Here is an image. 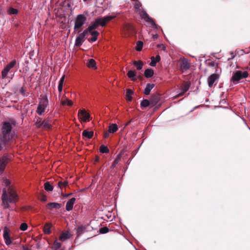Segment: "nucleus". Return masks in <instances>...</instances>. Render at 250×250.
<instances>
[{"instance_id": "obj_59", "label": "nucleus", "mask_w": 250, "mask_h": 250, "mask_svg": "<svg viewBox=\"0 0 250 250\" xmlns=\"http://www.w3.org/2000/svg\"><path fill=\"white\" fill-rule=\"evenodd\" d=\"M72 193H71L67 194L65 196H66V197H67V196H70V195H72Z\"/></svg>"}, {"instance_id": "obj_32", "label": "nucleus", "mask_w": 250, "mask_h": 250, "mask_svg": "<svg viewBox=\"0 0 250 250\" xmlns=\"http://www.w3.org/2000/svg\"><path fill=\"white\" fill-rule=\"evenodd\" d=\"M133 91L130 89H127L126 91V97L127 101H131L132 100V95Z\"/></svg>"}, {"instance_id": "obj_7", "label": "nucleus", "mask_w": 250, "mask_h": 250, "mask_svg": "<svg viewBox=\"0 0 250 250\" xmlns=\"http://www.w3.org/2000/svg\"><path fill=\"white\" fill-rule=\"evenodd\" d=\"M16 64L17 61L14 59L6 65L1 71V78L2 79L6 78L8 73H12V70H11L14 68Z\"/></svg>"}, {"instance_id": "obj_6", "label": "nucleus", "mask_w": 250, "mask_h": 250, "mask_svg": "<svg viewBox=\"0 0 250 250\" xmlns=\"http://www.w3.org/2000/svg\"><path fill=\"white\" fill-rule=\"evenodd\" d=\"M87 20L86 17L83 14H79L77 16L75 21L74 30L77 31L80 29L85 23Z\"/></svg>"}, {"instance_id": "obj_16", "label": "nucleus", "mask_w": 250, "mask_h": 250, "mask_svg": "<svg viewBox=\"0 0 250 250\" xmlns=\"http://www.w3.org/2000/svg\"><path fill=\"white\" fill-rule=\"evenodd\" d=\"M71 235L69 231H66L62 232L61 235L59 236V239L60 241L63 242L68 239H69L71 237Z\"/></svg>"}, {"instance_id": "obj_34", "label": "nucleus", "mask_w": 250, "mask_h": 250, "mask_svg": "<svg viewBox=\"0 0 250 250\" xmlns=\"http://www.w3.org/2000/svg\"><path fill=\"white\" fill-rule=\"evenodd\" d=\"M62 247V244L56 240L54 242L53 245L52 246V249L54 250H57L60 249Z\"/></svg>"}, {"instance_id": "obj_37", "label": "nucleus", "mask_w": 250, "mask_h": 250, "mask_svg": "<svg viewBox=\"0 0 250 250\" xmlns=\"http://www.w3.org/2000/svg\"><path fill=\"white\" fill-rule=\"evenodd\" d=\"M68 185V182L66 181H59L57 184V187L61 189L62 187H65Z\"/></svg>"}, {"instance_id": "obj_51", "label": "nucleus", "mask_w": 250, "mask_h": 250, "mask_svg": "<svg viewBox=\"0 0 250 250\" xmlns=\"http://www.w3.org/2000/svg\"><path fill=\"white\" fill-rule=\"evenodd\" d=\"M141 4L140 2H138V3H136L134 4V8L138 10L139 9H140V8L141 7Z\"/></svg>"}, {"instance_id": "obj_8", "label": "nucleus", "mask_w": 250, "mask_h": 250, "mask_svg": "<svg viewBox=\"0 0 250 250\" xmlns=\"http://www.w3.org/2000/svg\"><path fill=\"white\" fill-rule=\"evenodd\" d=\"M87 34V32L85 30L82 33H79L75 40V45L81 46L85 40Z\"/></svg>"}, {"instance_id": "obj_39", "label": "nucleus", "mask_w": 250, "mask_h": 250, "mask_svg": "<svg viewBox=\"0 0 250 250\" xmlns=\"http://www.w3.org/2000/svg\"><path fill=\"white\" fill-rule=\"evenodd\" d=\"M143 46V42L142 41H139L136 43V49L138 51L142 50Z\"/></svg>"}, {"instance_id": "obj_20", "label": "nucleus", "mask_w": 250, "mask_h": 250, "mask_svg": "<svg viewBox=\"0 0 250 250\" xmlns=\"http://www.w3.org/2000/svg\"><path fill=\"white\" fill-rule=\"evenodd\" d=\"M8 142L2 138L0 139V151L7 150V144Z\"/></svg>"}, {"instance_id": "obj_62", "label": "nucleus", "mask_w": 250, "mask_h": 250, "mask_svg": "<svg viewBox=\"0 0 250 250\" xmlns=\"http://www.w3.org/2000/svg\"><path fill=\"white\" fill-rule=\"evenodd\" d=\"M24 250H29L28 248L24 249Z\"/></svg>"}, {"instance_id": "obj_27", "label": "nucleus", "mask_w": 250, "mask_h": 250, "mask_svg": "<svg viewBox=\"0 0 250 250\" xmlns=\"http://www.w3.org/2000/svg\"><path fill=\"white\" fill-rule=\"evenodd\" d=\"M133 64L136 67V69L137 70H141L142 69L144 63L141 61H133Z\"/></svg>"}, {"instance_id": "obj_2", "label": "nucleus", "mask_w": 250, "mask_h": 250, "mask_svg": "<svg viewBox=\"0 0 250 250\" xmlns=\"http://www.w3.org/2000/svg\"><path fill=\"white\" fill-rule=\"evenodd\" d=\"M12 128V123L9 122H3L0 128V139L2 138L9 142L11 140L15 134Z\"/></svg>"}, {"instance_id": "obj_1", "label": "nucleus", "mask_w": 250, "mask_h": 250, "mask_svg": "<svg viewBox=\"0 0 250 250\" xmlns=\"http://www.w3.org/2000/svg\"><path fill=\"white\" fill-rule=\"evenodd\" d=\"M1 199L3 208L7 209L10 207V204H15L19 200V196L16 191L9 187L7 190L5 188L2 189Z\"/></svg>"}, {"instance_id": "obj_15", "label": "nucleus", "mask_w": 250, "mask_h": 250, "mask_svg": "<svg viewBox=\"0 0 250 250\" xmlns=\"http://www.w3.org/2000/svg\"><path fill=\"white\" fill-rule=\"evenodd\" d=\"M127 76L131 79V81H136L137 78L140 79H142V77L140 76L136 77V73L134 70H129L127 72Z\"/></svg>"}, {"instance_id": "obj_4", "label": "nucleus", "mask_w": 250, "mask_h": 250, "mask_svg": "<svg viewBox=\"0 0 250 250\" xmlns=\"http://www.w3.org/2000/svg\"><path fill=\"white\" fill-rule=\"evenodd\" d=\"M140 15L141 18L152 27L156 29H160V27L156 23L154 20L147 14L146 11L142 10L140 12Z\"/></svg>"}, {"instance_id": "obj_13", "label": "nucleus", "mask_w": 250, "mask_h": 250, "mask_svg": "<svg viewBox=\"0 0 250 250\" xmlns=\"http://www.w3.org/2000/svg\"><path fill=\"white\" fill-rule=\"evenodd\" d=\"M219 77L216 74H211L208 79V85L210 88L213 85L214 83L216 80L219 79Z\"/></svg>"}, {"instance_id": "obj_36", "label": "nucleus", "mask_w": 250, "mask_h": 250, "mask_svg": "<svg viewBox=\"0 0 250 250\" xmlns=\"http://www.w3.org/2000/svg\"><path fill=\"white\" fill-rule=\"evenodd\" d=\"M51 224L49 223H47L45 225L44 229H43V232L45 234H49L51 232L50 231V228H51Z\"/></svg>"}, {"instance_id": "obj_21", "label": "nucleus", "mask_w": 250, "mask_h": 250, "mask_svg": "<svg viewBox=\"0 0 250 250\" xmlns=\"http://www.w3.org/2000/svg\"><path fill=\"white\" fill-rule=\"evenodd\" d=\"M48 209H52L53 208L59 209L61 208V204L58 203L50 202L47 204L46 206Z\"/></svg>"}, {"instance_id": "obj_25", "label": "nucleus", "mask_w": 250, "mask_h": 250, "mask_svg": "<svg viewBox=\"0 0 250 250\" xmlns=\"http://www.w3.org/2000/svg\"><path fill=\"white\" fill-rule=\"evenodd\" d=\"M93 131H89L86 129L84 130L82 132V135L88 139L92 138L93 136Z\"/></svg>"}, {"instance_id": "obj_61", "label": "nucleus", "mask_w": 250, "mask_h": 250, "mask_svg": "<svg viewBox=\"0 0 250 250\" xmlns=\"http://www.w3.org/2000/svg\"><path fill=\"white\" fill-rule=\"evenodd\" d=\"M14 75V73H13V75H12V77L11 78V79H13V77Z\"/></svg>"}, {"instance_id": "obj_3", "label": "nucleus", "mask_w": 250, "mask_h": 250, "mask_svg": "<svg viewBox=\"0 0 250 250\" xmlns=\"http://www.w3.org/2000/svg\"><path fill=\"white\" fill-rule=\"evenodd\" d=\"M48 100L46 96H43L40 100L38 105L36 112L39 115H42L45 111L46 108L48 106Z\"/></svg>"}, {"instance_id": "obj_57", "label": "nucleus", "mask_w": 250, "mask_h": 250, "mask_svg": "<svg viewBox=\"0 0 250 250\" xmlns=\"http://www.w3.org/2000/svg\"><path fill=\"white\" fill-rule=\"evenodd\" d=\"M231 55H232L231 57L230 58H229V59H228V61H229V60H230V59H232L235 57V56L233 55V52H231Z\"/></svg>"}, {"instance_id": "obj_22", "label": "nucleus", "mask_w": 250, "mask_h": 250, "mask_svg": "<svg viewBox=\"0 0 250 250\" xmlns=\"http://www.w3.org/2000/svg\"><path fill=\"white\" fill-rule=\"evenodd\" d=\"M154 86L155 84L153 83H147L146 87L144 90V94L146 95H149L150 94L151 90Z\"/></svg>"}, {"instance_id": "obj_17", "label": "nucleus", "mask_w": 250, "mask_h": 250, "mask_svg": "<svg viewBox=\"0 0 250 250\" xmlns=\"http://www.w3.org/2000/svg\"><path fill=\"white\" fill-rule=\"evenodd\" d=\"M180 67L182 69L187 70L190 67V64L187 59H184L180 63Z\"/></svg>"}, {"instance_id": "obj_63", "label": "nucleus", "mask_w": 250, "mask_h": 250, "mask_svg": "<svg viewBox=\"0 0 250 250\" xmlns=\"http://www.w3.org/2000/svg\"><path fill=\"white\" fill-rule=\"evenodd\" d=\"M165 48H166V47H165V46H164V47H163V50H165Z\"/></svg>"}, {"instance_id": "obj_31", "label": "nucleus", "mask_w": 250, "mask_h": 250, "mask_svg": "<svg viewBox=\"0 0 250 250\" xmlns=\"http://www.w3.org/2000/svg\"><path fill=\"white\" fill-rule=\"evenodd\" d=\"M149 105H151V102L150 100L144 99L141 102V106L142 108L147 107Z\"/></svg>"}, {"instance_id": "obj_44", "label": "nucleus", "mask_w": 250, "mask_h": 250, "mask_svg": "<svg viewBox=\"0 0 250 250\" xmlns=\"http://www.w3.org/2000/svg\"><path fill=\"white\" fill-rule=\"evenodd\" d=\"M109 231V229L107 227H103L100 228V232L102 234H104Z\"/></svg>"}, {"instance_id": "obj_55", "label": "nucleus", "mask_w": 250, "mask_h": 250, "mask_svg": "<svg viewBox=\"0 0 250 250\" xmlns=\"http://www.w3.org/2000/svg\"><path fill=\"white\" fill-rule=\"evenodd\" d=\"M5 184L7 185V186H9L10 184V182L8 180V179H6L5 180Z\"/></svg>"}, {"instance_id": "obj_12", "label": "nucleus", "mask_w": 250, "mask_h": 250, "mask_svg": "<svg viewBox=\"0 0 250 250\" xmlns=\"http://www.w3.org/2000/svg\"><path fill=\"white\" fill-rule=\"evenodd\" d=\"M78 116L83 122L88 121L90 117V114L87 113L84 109H81L79 111Z\"/></svg>"}, {"instance_id": "obj_18", "label": "nucleus", "mask_w": 250, "mask_h": 250, "mask_svg": "<svg viewBox=\"0 0 250 250\" xmlns=\"http://www.w3.org/2000/svg\"><path fill=\"white\" fill-rule=\"evenodd\" d=\"M75 200L76 199L75 198H72L66 202V210L67 211H70L73 209Z\"/></svg>"}, {"instance_id": "obj_30", "label": "nucleus", "mask_w": 250, "mask_h": 250, "mask_svg": "<svg viewBox=\"0 0 250 250\" xmlns=\"http://www.w3.org/2000/svg\"><path fill=\"white\" fill-rule=\"evenodd\" d=\"M87 65L90 68H96V62L95 60L92 59L88 60Z\"/></svg>"}, {"instance_id": "obj_58", "label": "nucleus", "mask_w": 250, "mask_h": 250, "mask_svg": "<svg viewBox=\"0 0 250 250\" xmlns=\"http://www.w3.org/2000/svg\"><path fill=\"white\" fill-rule=\"evenodd\" d=\"M109 133L108 132H106V133H105V134H104V137H105V138H107V137H108V135H109Z\"/></svg>"}, {"instance_id": "obj_60", "label": "nucleus", "mask_w": 250, "mask_h": 250, "mask_svg": "<svg viewBox=\"0 0 250 250\" xmlns=\"http://www.w3.org/2000/svg\"><path fill=\"white\" fill-rule=\"evenodd\" d=\"M45 200H46V197H43V198L42 199V200L45 201Z\"/></svg>"}, {"instance_id": "obj_45", "label": "nucleus", "mask_w": 250, "mask_h": 250, "mask_svg": "<svg viewBox=\"0 0 250 250\" xmlns=\"http://www.w3.org/2000/svg\"><path fill=\"white\" fill-rule=\"evenodd\" d=\"M35 124H36V126L38 128L42 127V121H41V119H37Z\"/></svg>"}, {"instance_id": "obj_41", "label": "nucleus", "mask_w": 250, "mask_h": 250, "mask_svg": "<svg viewBox=\"0 0 250 250\" xmlns=\"http://www.w3.org/2000/svg\"><path fill=\"white\" fill-rule=\"evenodd\" d=\"M7 13L9 15H15L18 13V10L13 7H10L8 9Z\"/></svg>"}, {"instance_id": "obj_23", "label": "nucleus", "mask_w": 250, "mask_h": 250, "mask_svg": "<svg viewBox=\"0 0 250 250\" xmlns=\"http://www.w3.org/2000/svg\"><path fill=\"white\" fill-rule=\"evenodd\" d=\"M154 75V71L151 68H147L145 70L144 76L146 78H150Z\"/></svg>"}, {"instance_id": "obj_9", "label": "nucleus", "mask_w": 250, "mask_h": 250, "mask_svg": "<svg viewBox=\"0 0 250 250\" xmlns=\"http://www.w3.org/2000/svg\"><path fill=\"white\" fill-rule=\"evenodd\" d=\"M101 21L102 19L97 18L85 30L88 33V31H91V30L96 29L99 25L102 27L104 26V23L102 22Z\"/></svg>"}, {"instance_id": "obj_19", "label": "nucleus", "mask_w": 250, "mask_h": 250, "mask_svg": "<svg viewBox=\"0 0 250 250\" xmlns=\"http://www.w3.org/2000/svg\"><path fill=\"white\" fill-rule=\"evenodd\" d=\"M189 85L190 83H188L183 84L180 88L181 92L179 94L178 96H181L184 95L185 93H186L189 89Z\"/></svg>"}, {"instance_id": "obj_29", "label": "nucleus", "mask_w": 250, "mask_h": 250, "mask_svg": "<svg viewBox=\"0 0 250 250\" xmlns=\"http://www.w3.org/2000/svg\"><path fill=\"white\" fill-rule=\"evenodd\" d=\"M121 159V155L119 154L117 156V157L116 158V159L114 160L113 163H112L111 165V168L113 169L116 165L119 163V162L120 161Z\"/></svg>"}, {"instance_id": "obj_50", "label": "nucleus", "mask_w": 250, "mask_h": 250, "mask_svg": "<svg viewBox=\"0 0 250 250\" xmlns=\"http://www.w3.org/2000/svg\"><path fill=\"white\" fill-rule=\"evenodd\" d=\"M97 39H98L97 37L94 36V37H92L91 38L88 39V41H89V42H93L96 41L97 40Z\"/></svg>"}, {"instance_id": "obj_56", "label": "nucleus", "mask_w": 250, "mask_h": 250, "mask_svg": "<svg viewBox=\"0 0 250 250\" xmlns=\"http://www.w3.org/2000/svg\"><path fill=\"white\" fill-rule=\"evenodd\" d=\"M158 37V35L156 34H154L153 35V38L154 39H157Z\"/></svg>"}, {"instance_id": "obj_35", "label": "nucleus", "mask_w": 250, "mask_h": 250, "mask_svg": "<svg viewBox=\"0 0 250 250\" xmlns=\"http://www.w3.org/2000/svg\"><path fill=\"white\" fill-rule=\"evenodd\" d=\"M44 189L47 191H52L53 190V187L49 183V182H46L44 185Z\"/></svg>"}, {"instance_id": "obj_10", "label": "nucleus", "mask_w": 250, "mask_h": 250, "mask_svg": "<svg viewBox=\"0 0 250 250\" xmlns=\"http://www.w3.org/2000/svg\"><path fill=\"white\" fill-rule=\"evenodd\" d=\"M9 161V156L7 154H4L0 157V172L2 173L4 170L6 165Z\"/></svg>"}, {"instance_id": "obj_48", "label": "nucleus", "mask_w": 250, "mask_h": 250, "mask_svg": "<svg viewBox=\"0 0 250 250\" xmlns=\"http://www.w3.org/2000/svg\"><path fill=\"white\" fill-rule=\"evenodd\" d=\"M62 86H63V84L59 83V85L58 86V91L60 93V94L59 96V98H60V95H61V92H62Z\"/></svg>"}, {"instance_id": "obj_38", "label": "nucleus", "mask_w": 250, "mask_h": 250, "mask_svg": "<svg viewBox=\"0 0 250 250\" xmlns=\"http://www.w3.org/2000/svg\"><path fill=\"white\" fill-rule=\"evenodd\" d=\"M100 151L102 153H107L109 152V149L107 146L102 145L100 147Z\"/></svg>"}, {"instance_id": "obj_43", "label": "nucleus", "mask_w": 250, "mask_h": 250, "mask_svg": "<svg viewBox=\"0 0 250 250\" xmlns=\"http://www.w3.org/2000/svg\"><path fill=\"white\" fill-rule=\"evenodd\" d=\"M125 29L128 32H131V31H133V26L131 24H126L125 25Z\"/></svg>"}, {"instance_id": "obj_49", "label": "nucleus", "mask_w": 250, "mask_h": 250, "mask_svg": "<svg viewBox=\"0 0 250 250\" xmlns=\"http://www.w3.org/2000/svg\"><path fill=\"white\" fill-rule=\"evenodd\" d=\"M62 6H65L67 7L68 8H69L71 6L70 2H67L66 1H64L62 2Z\"/></svg>"}, {"instance_id": "obj_52", "label": "nucleus", "mask_w": 250, "mask_h": 250, "mask_svg": "<svg viewBox=\"0 0 250 250\" xmlns=\"http://www.w3.org/2000/svg\"><path fill=\"white\" fill-rule=\"evenodd\" d=\"M20 92L21 94H22V95L23 96H25V90L24 89V88L23 87H21L20 89Z\"/></svg>"}, {"instance_id": "obj_28", "label": "nucleus", "mask_w": 250, "mask_h": 250, "mask_svg": "<svg viewBox=\"0 0 250 250\" xmlns=\"http://www.w3.org/2000/svg\"><path fill=\"white\" fill-rule=\"evenodd\" d=\"M42 127L44 129H49L51 127V125L49 122L48 119H45L42 122Z\"/></svg>"}, {"instance_id": "obj_24", "label": "nucleus", "mask_w": 250, "mask_h": 250, "mask_svg": "<svg viewBox=\"0 0 250 250\" xmlns=\"http://www.w3.org/2000/svg\"><path fill=\"white\" fill-rule=\"evenodd\" d=\"M160 60L161 57L159 55H157L155 58L154 57H152L151 58V62L150 63V65L151 66H155L156 63L159 62Z\"/></svg>"}, {"instance_id": "obj_42", "label": "nucleus", "mask_w": 250, "mask_h": 250, "mask_svg": "<svg viewBox=\"0 0 250 250\" xmlns=\"http://www.w3.org/2000/svg\"><path fill=\"white\" fill-rule=\"evenodd\" d=\"M84 228L82 226H79L76 229V233L78 235H81L84 232Z\"/></svg>"}, {"instance_id": "obj_54", "label": "nucleus", "mask_w": 250, "mask_h": 250, "mask_svg": "<svg viewBox=\"0 0 250 250\" xmlns=\"http://www.w3.org/2000/svg\"><path fill=\"white\" fill-rule=\"evenodd\" d=\"M210 66H217L218 64L214 62H210V64H209Z\"/></svg>"}, {"instance_id": "obj_40", "label": "nucleus", "mask_w": 250, "mask_h": 250, "mask_svg": "<svg viewBox=\"0 0 250 250\" xmlns=\"http://www.w3.org/2000/svg\"><path fill=\"white\" fill-rule=\"evenodd\" d=\"M61 104L62 105H68L71 106L73 104V102L71 100L67 99L65 101L61 100Z\"/></svg>"}, {"instance_id": "obj_33", "label": "nucleus", "mask_w": 250, "mask_h": 250, "mask_svg": "<svg viewBox=\"0 0 250 250\" xmlns=\"http://www.w3.org/2000/svg\"><path fill=\"white\" fill-rule=\"evenodd\" d=\"M114 16H105L104 17V18H101L102 19V21H101V22H104V26L106 24V23L109 21H110V20H112L113 19H114Z\"/></svg>"}, {"instance_id": "obj_5", "label": "nucleus", "mask_w": 250, "mask_h": 250, "mask_svg": "<svg viewBox=\"0 0 250 250\" xmlns=\"http://www.w3.org/2000/svg\"><path fill=\"white\" fill-rule=\"evenodd\" d=\"M249 74L247 71H242L241 70H238L233 74L230 81L234 84H236L240 80L242 79L247 78Z\"/></svg>"}, {"instance_id": "obj_46", "label": "nucleus", "mask_w": 250, "mask_h": 250, "mask_svg": "<svg viewBox=\"0 0 250 250\" xmlns=\"http://www.w3.org/2000/svg\"><path fill=\"white\" fill-rule=\"evenodd\" d=\"M27 225L25 223H23L21 225L20 229L22 231H25L27 229Z\"/></svg>"}, {"instance_id": "obj_11", "label": "nucleus", "mask_w": 250, "mask_h": 250, "mask_svg": "<svg viewBox=\"0 0 250 250\" xmlns=\"http://www.w3.org/2000/svg\"><path fill=\"white\" fill-rule=\"evenodd\" d=\"M3 238L5 244L9 245L12 243V241L10 236V230L7 227H5L3 229Z\"/></svg>"}, {"instance_id": "obj_53", "label": "nucleus", "mask_w": 250, "mask_h": 250, "mask_svg": "<svg viewBox=\"0 0 250 250\" xmlns=\"http://www.w3.org/2000/svg\"><path fill=\"white\" fill-rule=\"evenodd\" d=\"M65 76L63 75L59 81V83L63 84Z\"/></svg>"}, {"instance_id": "obj_26", "label": "nucleus", "mask_w": 250, "mask_h": 250, "mask_svg": "<svg viewBox=\"0 0 250 250\" xmlns=\"http://www.w3.org/2000/svg\"><path fill=\"white\" fill-rule=\"evenodd\" d=\"M118 129V127L117 124H112L109 126L108 132L110 133H114L116 132Z\"/></svg>"}, {"instance_id": "obj_47", "label": "nucleus", "mask_w": 250, "mask_h": 250, "mask_svg": "<svg viewBox=\"0 0 250 250\" xmlns=\"http://www.w3.org/2000/svg\"><path fill=\"white\" fill-rule=\"evenodd\" d=\"M90 33V35L94 36L97 37L98 35L99 34V33L97 31H92L91 30V31H88V33Z\"/></svg>"}, {"instance_id": "obj_14", "label": "nucleus", "mask_w": 250, "mask_h": 250, "mask_svg": "<svg viewBox=\"0 0 250 250\" xmlns=\"http://www.w3.org/2000/svg\"><path fill=\"white\" fill-rule=\"evenodd\" d=\"M160 99V96L159 94H153L151 96L150 101L151 102V106H154L156 105L159 102Z\"/></svg>"}]
</instances>
